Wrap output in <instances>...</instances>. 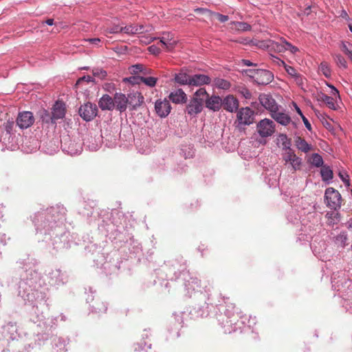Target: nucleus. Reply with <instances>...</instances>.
I'll return each mask as SVG.
<instances>
[{"label": "nucleus", "instance_id": "26", "mask_svg": "<svg viewBox=\"0 0 352 352\" xmlns=\"http://www.w3.org/2000/svg\"><path fill=\"white\" fill-rule=\"evenodd\" d=\"M209 94L207 93L205 88L199 89L195 93L193 94L192 98H197V100L201 103H204L206 102Z\"/></svg>", "mask_w": 352, "mask_h": 352}, {"label": "nucleus", "instance_id": "32", "mask_svg": "<svg viewBox=\"0 0 352 352\" xmlns=\"http://www.w3.org/2000/svg\"><path fill=\"white\" fill-rule=\"evenodd\" d=\"M310 162L314 166L316 167L322 166L323 164L322 157L318 153H314L311 155Z\"/></svg>", "mask_w": 352, "mask_h": 352}, {"label": "nucleus", "instance_id": "45", "mask_svg": "<svg viewBox=\"0 0 352 352\" xmlns=\"http://www.w3.org/2000/svg\"><path fill=\"white\" fill-rule=\"evenodd\" d=\"M212 16H215L217 19H218L220 22L224 23L228 21V16L227 15H223L218 12H214L212 14Z\"/></svg>", "mask_w": 352, "mask_h": 352}, {"label": "nucleus", "instance_id": "54", "mask_svg": "<svg viewBox=\"0 0 352 352\" xmlns=\"http://www.w3.org/2000/svg\"><path fill=\"white\" fill-rule=\"evenodd\" d=\"M329 87L331 88L332 91H331V94L333 96H336V97H339V91H338L337 89H336L332 85H329Z\"/></svg>", "mask_w": 352, "mask_h": 352}, {"label": "nucleus", "instance_id": "43", "mask_svg": "<svg viewBox=\"0 0 352 352\" xmlns=\"http://www.w3.org/2000/svg\"><path fill=\"white\" fill-rule=\"evenodd\" d=\"M285 40L284 38H280V43H273V46L274 47H276V50L280 52H285L286 51L287 45L285 43L283 42V41Z\"/></svg>", "mask_w": 352, "mask_h": 352}, {"label": "nucleus", "instance_id": "8", "mask_svg": "<svg viewBox=\"0 0 352 352\" xmlns=\"http://www.w3.org/2000/svg\"><path fill=\"white\" fill-rule=\"evenodd\" d=\"M155 110L160 118H165L170 113L171 106L169 101L166 98L164 100L159 99L155 103Z\"/></svg>", "mask_w": 352, "mask_h": 352}, {"label": "nucleus", "instance_id": "24", "mask_svg": "<svg viewBox=\"0 0 352 352\" xmlns=\"http://www.w3.org/2000/svg\"><path fill=\"white\" fill-rule=\"evenodd\" d=\"M230 28L238 32H245L251 30V25L245 22H232Z\"/></svg>", "mask_w": 352, "mask_h": 352}, {"label": "nucleus", "instance_id": "16", "mask_svg": "<svg viewBox=\"0 0 352 352\" xmlns=\"http://www.w3.org/2000/svg\"><path fill=\"white\" fill-rule=\"evenodd\" d=\"M205 104L208 109L214 111H217L222 106V99L217 96H209L205 102Z\"/></svg>", "mask_w": 352, "mask_h": 352}, {"label": "nucleus", "instance_id": "59", "mask_svg": "<svg viewBox=\"0 0 352 352\" xmlns=\"http://www.w3.org/2000/svg\"><path fill=\"white\" fill-rule=\"evenodd\" d=\"M243 95L246 98H250L251 96V94L248 89L245 90V91L243 92Z\"/></svg>", "mask_w": 352, "mask_h": 352}, {"label": "nucleus", "instance_id": "49", "mask_svg": "<svg viewBox=\"0 0 352 352\" xmlns=\"http://www.w3.org/2000/svg\"><path fill=\"white\" fill-rule=\"evenodd\" d=\"M339 176L346 186H350L349 179H348L349 176L347 175H344L343 174L340 173Z\"/></svg>", "mask_w": 352, "mask_h": 352}, {"label": "nucleus", "instance_id": "31", "mask_svg": "<svg viewBox=\"0 0 352 352\" xmlns=\"http://www.w3.org/2000/svg\"><path fill=\"white\" fill-rule=\"evenodd\" d=\"M107 34H118L123 32V25L114 24L112 26L107 27L105 30Z\"/></svg>", "mask_w": 352, "mask_h": 352}, {"label": "nucleus", "instance_id": "5", "mask_svg": "<svg viewBox=\"0 0 352 352\" xmlns=\"http://www.w3.org/2000/svg\"><path fill=\"white\" fill-rule=\"evenodd\" d=\"M128 107L130 111H135L140 108L144 103L143 95L136 91H131L126 96Z\"/></svg>", "mask_w": 352, "mask_h": 352}, {"label": "nucleus", "instance_id": "9", "mask_svg": "<svg viewBox=\"0 0 352 352\" xmlns=\"http://www.w3.org/2000/svg\"><path fill=\"white\" fill-rule=\"evenodd\" d=\"M126 96L121 92H116L113 95L114 109L122 113L128 107Z\"/></svg>", "mask_w": 352, "mask_h": 352}, {"label": "nucleus", "instance_id": "37", "mask_svg": "<svg viewBox=\"0 0 352 352\" xmlns=\"http://www.w3.org/2000/svg\"><path fill=\"white\" fill-rule=\"evenodd\" d=\"M157 81V78L155 77H144L142 76V82L144 83L146 85L153 87L155 86Z\"/></svg>", "mask_w": 352, "mask_h": 352}, {"label": "nucleus", "instance_id": "50", "mask_svg": "<svg viewBox=\"0 0 352 352\" xmlns=\"http://www.w3.org/2000/svg\"><path fill=\"white\" fill-rule=\"evenodd\" d=\"M142 40H141V41L142 43H144L145 44H148L150 43L151 41H153V40L156 39L155 37H153V36H142Z\"/></svg>", "mask_w": 352, "mask_h": 352}, {"label": "nucleus", "instance_id": "41", "mask_svg": "<svg viewBox=\"0 0 352 352\" xmlns=\"http://www.w3.org/2000/svg\"><path fill=\"white\" fill-rule=\"evenodd\" d=\"M195 12L197 14H203L208 18H212L213 14V12H212L211 10L202 8L195 9Z\"/></svg>", "mask_w": 352, "mask_h": 352}, {"label": "nucleus", "instance_id": "44", "mask_svg": "<svg viewBox=\"0 0 352 352\" xmlns=\"http://www.w3.org/2000/svg\"><path fill=\"white\" fill-rule=\"evenodd\" d=\"M347 239H347V235L344 232L340 233L337 236V240L338 241L341 242V243L342 244V246H346V245H348V243H346Z\"/></svg>", "mask_w": 352, "mask_h": 352}, {"label": "nucleus", "instance_id": "6", "mask_svg": "<svg viewBox=\"0 0 352 352\" xmlns=\"http://www.w3.org/2000/svg\"><path fill=\"white\" fill-rule=\"evenodd\" d=\"M254 112L250 107L241 108L237 112L236 118L239 124L250 125L254 122Z\"/></svg>", "mask_w": 352, "mask_h": 352}, {"label": "nucleus", "instance_id": "2", "mask_svg": "<svg viewBox=\"0 0 352 352\" xmlns=\"http://www.w3.org/2000/svg\"><path fill=\"white\" fill-rule=\"evenodd\" d=\"M245 74L258 85H268L274 79L273 74L265 69H248Z\"/></svg>", "mask_w": 352, "mask_h": 352}, {"label": "nucleus", "instance_id": "40", "mask_svg": "<svg viewBox=\"0 0 352 352\" xmlns=\"http://www.w3.org/2000/svg\"><path fill=\"white\" fill-rule=\"evenodd\" d=\"M136 30L137 29L134 24H129L123 26V33L127 35H135Z\"/></svg>", "mask_w": 352, "mask_h": 352}, {"label": "nucleus", "instance_id": "39", "mask_svg": "<svg viewBox=\"0 0 352 352\" xmlns=\"http://www.w3.org/2000/svg\"><path fill=\"white\" fill-rule=\"evenodd\" d=\"M281 64L284 66L285 71L289 76H291L294 78H295L296 76H298V72H297V70L295 68H294L292 66L286 65L285 63V62L283 60H281Z\"/></svg>", "mask_w": 352, "mask_h": 352}, {"label": "nucleus", "instance_id": "23", "mask_svg": "<svg viewBox=\"0 0 352 352\" xmlns=\"http://www.w3.org/2000/svg\"><path fill=\"white\" fill-rule=\"evenodd\" d=\"M190 76L181 71L175 75V80L180 85H190Z\"/></svg>", "mask_w": 352, "mask_h": 352}, {"label": "nucleus", "instance_id": "13", "mask_svg": "<svg viewBox=\"0 0 352 352\" xmlns=\"http://www.w3.org/2000/svg\"><path fill=\"white\" fill-rule=\"evenodd\" d=\"M283 160L286 163H289L294 170L300 169L301 159L297 157L292 149L287 150V152L283 156Z\"/></svg>", "mask_w": 352, "mask_h": 352}, {"label": "nucleus", "instance_id": "21", "mask_svg": "<svg viewBox=\"0 0 352 352\" xmlns=\"http://www.w3.org/2000/svg\"><path fill=\"white\" fill-rule=\"evenodd\" d=\"M271 116L277 122L284 126L287 125L291 121V118L287 114L278 112V110L274 111Z\"/></svg>", "mask_w": 352, "mask_h": 352}, {"label": "nucleus", "instance_id": "48", "mask_svg": "<svg viewBox=\"0 0 352 352\" xmlns=\"http://www.w3.org/2000/svg\"><path fill=\"white\" fill-rule=\"evenodd\" d=\"M148 50L153 54H158L160 52V48L154 45L148 47Z\"/></svg>", "mask_w": 352, "mask_h": 352}, {"label": "nucleus", "instance_id": "19", "mask_svg": "<svg viewBox=\"0 0 352 352\" xmlns=\"http://www.w3.org/2000/svg\"><path fill=\"white\" fill-rule=\"evenodd\" d=\"M98 104L102 110L113 111L114 109L113 97L104 94L100 99Z\"/></svg>", "mask_w": 352, "mask_h": 352}, {"label": "nucleus", "instance_id": "12", "mask_svg": "<svg viewBox=\"0 0 352 352\" xmlns=\"http://www.w3.org/2000/svg\"><path fill=\"white\" fill-rule=\"evenodd\" d=\"M225 110L234 112L239 108V100L232 95L227 96L222 100V106Z\"/></svg>", "mask_w": 352, "mask_h": 352}, {"label": "nucleus", "instance_id": "7", "mask_svg": "<svg viewBox=\"0 0 352 352\" xmlns=\"http://www.w3.org/2000/svg\"><path fill=\"white\" fill-rule=\"evenodd\" d=\"M34 122V117L30 111L19 113L16 118L17 125L22 129H28Z\"/></svg>", "mask_w": 352, "mask_h": 352}, {"label": "nucleus", "instance_id": "57", "mask_svg": "<svg viewBox=\"0 0 352 352\" xmlns=\"http://www.w3.org/2000/svg\"><path fill=\"white\" fill-rule=\"evenodd\" d=\"M294 107H295V109L296 111V112L301 116V118L302 116H304V115L302 114L301 110L300 109V108L297 106V104L296 103L294 104Z\"/></svg>", "mask_w": 352, "mask_h": 352}, {"label": "nucleus", "instance_id": "29", "mask_svg": "<svg viewBox=\"0 0 352 352\" xmlns=\"http://www.w3.org/2000/svg\"><path fill=\"white\" fill-rule=\"evenodd\" d=\"M320 173L323 181H328L333 178V171L329 166H322Z\"/></svg>", "mask_w": 352, "mask_h": 352}, {"label": "nucleus", "instance_id": "22", "mask_svg": "<svg viewBox=\"0 0 352 352\" xmlns=\"http://www.w3.org/2000/svg\"><path fill=\"white\" fill-rule=\"evenodd\" d=\"M130 72L133 74H138L142 73L144 75H147L152 73V70L145 67L144 65L137 64L132 65L130 68Z\"/></svg>", "mask_w": 352, "mask_h": 352}, {"label": "nucleus", "instance_id": "46", "mask_svg": "<svg viewBox=\"0 0 352 352\" xmlns=\"http://www.w3.org/2000/svg\"><path fill=\"white\" fill-rule=\"evenodd\" d=\"M341 50L346 54L349 55L351 52L352 51V45L350 44H346L344 43H342L341 45Z\"/></svg>", "mask_w": 352, "mask_h": 352}, {"label": "nucleus", "instance_id": "30", "mask_svg": "<svg viewBox=\"0 0 352 352\" xmlns=\"http://www.w3.org/2000/svg\"><path fill=\"white\" fill-rule=\"evenodd\" d=\"M214 85L219 88L222 89H230L231 85L229 81L223 78H216L214 81Z\"/></svg>", "mask_w": 352, "mask_h": 352}, {"label": "nucleus", "instance_id": "25", "mask_svg": "<svg viewBox=\"0 0 352 352\" xmlns=\"http://www.w3.org/2000/svg\"><path fill=\"white\" fill-rule=\"evenodd\" d=\"M318 100L324 102L329 109H336V102L333 97L329 96L325 94H321L319 95Z\"/></svg>", "mask_w": 352, "mask_h": 352}, {"label": "nucleus", "instance_id": "55", "mask_svg": "<svg viewBox=\"0 0 352 352\" xmlns=\"http://www.w3.org/2000/svg\"><path fill=\"white\" fill-rule=\"evenodd\" d=\"M296 82L298 85H302V77L301 75L298 73V76H296L295 78Z\"/></svg>", "mask_w": 352, "mask_h": 352}, {"label": "nucleus", "instance_id": "63", "mask_svg": "<svg viewBox=\"0 0 352 352\" xmlns=\"http://www.w3.org/2000/svg\"><path fill=\"white\" fill-rule=\"evenodd\" d=\"M89 81L91 82V81H94L93 80L91 79V77L89 76Z\"/></svg>", "mask_w": 352, "mask_h": 352}, {"label": "nucleus", "instance_id": "38", "mask_svg": "<svg viewBox=\"0 0 352 352\" xmlns=\"http://www.w3.org/2000/svg\"><path fill=\"white\" fill-rule=\"evenodd\" d=\"M41 119L43 122L46 123L52 122L55 123V120L52 118V113H50L49 111L46 110H43L41 114Z\"/></svg>", "mask_w": 352, "mask_h": 352}, {"label": "nucleus", "instance_id": "33", "mask_svg": "<svg viewBox=\"0 0 352 352\" xmlns=\"http://www.w3.org/2000/svg\"><path fill=\"white\" fill-rule=\"evenodd\" d=\"M319 70L320 72L322 73L327 78H329L331 76V69L329 67V65L326 62H322L320 63L319 66Z\"/></svg>", "mask_w": 352, "mask_h": 352}, {"label": "nucleus", "instance_id": "56", "mask_svg": "<svg viewBox=\"0 0 352 352\" xmlns=\"http://www.w3.org/2000/svg\"><path fill=\"white\" fill-rule=\"evenodd\" d=\"M80 149L78 150V149H76L75 151H74L73 149H70V151H69L68 152L70 153V155H76L78 154V153H80L81 152V147H79Z\"/></svg>", "mask_w": 352, "mask_h": 352}, {"label": "nucleus", "instance_id": "61", "mask_svg": "<svg viewBox=\"0 0 352 352\" xmlns=\"http://www.w3.org/2000/svg\"><path fill=\"white\" fill-rule=\"evenodd\" d=\"M348 56L349 57V58L351 59V62H352V51L351 52V53L348 55Z\"/></svg>", "mask_w": 352, "mask_h": 352}, {"label": "nucleus", "instance_id": "17", "mask_svg": "<svg viewBox=\"0 0 352 352\" xmlns=\"http://www.w3.org/2000/svg\"><path fill=\"white\" fill-rule=\"evenodd\" d=\"M52 118L55 120L61 119L65 115V105L63 102L57 101L52 108Z\"/></svg>", "mask_w": 352, "mask_h": 352}, {"label": "nucleus", "instance_id": "34", "mask_svg": "<svg viewBox=\"0 0 352 352\" xmlns=\"http://www.w3.org/2000/svg\"><path fill=\"white\" fill-rule=\"evenodd\" d=\"M326 217L328 219V223L333 225L336 223V220L339 219L340 214L337 212H328L326 214Z\"/></svg>", "mask_w": 352, "mask_h": 352}, {"label": "nucleus", "instance_id": "27", "mask_svg": "<svg viewBox=\"0 0 352 352\" xmlns=\"http://www.w3.org/2000/svg\"><path fill=\"white\" fill-rule=\"evenodd\" d=\"M135 28L137 29L135 32V34H150L153 30V27L149 24L148 25H135Z\"/></svg>", "mask_w": 352, "mask_h": 352}, {"label": "nucleus", "instance_id": "10", "mask_svg": "<svg viewBox=\"0 0 352 352\" xmlns=\"http://www.w3.org/2000/svg\"><path fill=\"white\" fill-rule=\"evenodd\" d=\"M258 100L261 105L271 112V114L278 110V105L275 100L269 94H262L259 96Z\"/></svg>", "mask_w": 352, "mask_h": 352}, {"label": "nucleus", "instance_id": "60", "mask_svg": "<svg viewBox=\"0 0 352 352\" xmlns=\"http://www.w3.org/2000/svg\"><path fill=\"white\" fill-rule=\"evenodd\" d=\"M45 23L49 25H52L54 24V19H48L45 21Z\"/></svg>", "mask_w": 352, "mask_h": 352}, {"label": "nucleus", "instance_id": "47", "mask_svg": "<svg viewBox=\"0 0 352 352\" xmlns=\"http://www.w3.org/2000/svg\"><path fill=\"white\" fill-rule=\"evenodd\" d=\"M283 42L287 45L286 50L290 51L292 54H295L298 51V48L297 47L294 46L286 40H283Z\"/></svg>", "mask_w": 352, "mask_h": 352}, {"label": "nucleus", "instance_id": "1", "mask_svg": "<svg viewBox=\"0 0 352 352\" xmlns=\"http://www.w3.org/2000/svg\"><path fill=\"white\" fill-rule=\"evenodd\" d=\"M75 89L78 96V99L80 100L81 98L85 100L84 105H82L79 109V114L81 118L85 121H88V113L87 112V102L86 100L88 98V78L83 76L80 77L75 84Z\"/></svg>", "mask_w": 352, "mask_h": 352}, {"label": "nucleus", "instance_id": "62", "mask_svg": "<svg viewBox=\"0 0 352 352\" xmlns=\"http://www.w3.org/2000/svg\"><path fill=\"white\" fill-rule=\"evenodd\" d=\"M349 29H350V31L352 32V25H349Z\"/></svg>", "mask_w": 352, "mask_h": 352}, {"label": "nucleus", "instance_id": "51", "mask_svg": "<svg viewBox=\"0 0 352 352\" xmlns=\"http://www.w3.org/2000/svg\"><path fill=\"white\" fill-rule=\"evenodd\" d=\"M100 42H101V40L98 38H89V45L99 46Z\"/></svg>", "mask_w": 352, "mask_h": 352}, {"label": "nucleus", "instance_id": "14", "mask_svg": "<svg viewBox=\"0 0 352 352\" xmlns=\"http://www.w3.org/2000/svg\"><path fill=\"white\" fill-rule=\"evenodd\" d=\"M211 82L210 78L205 74H194L190 76V86H202L204 85H208Z\"/></svg>", "mask_w": 352, "mask_h": 352}, {"label": "nucleus", "instance_id": "3", "mask_svg": "<svg viewBox=\"0 0 352 352\" xmlns=\"http://www.w3.org/2000/svg\"><path fill=\"white\" fill-rule=\"evenodd\" d=\"M327 206L335 210L341 207L342 198L340 192L333 188H328L324 194Z\"/></svg>", "mask_w": 352, "mask_h": 352}, {"label": "nucleus", "instance_id": "42", "mask_svg": "<svg viewBox=\"0 0 352 352\" xmlns=\"http://www.w3.org/2000/svg\"><path fill=\"white\" fill-rule=\"evenodd\" d=\"M125 81L129 82L131 85H140L142 83V76H133L129 78H125Z\"/></svg>", "mask_w": 352, "mask_h": 352}, {"label": "nucleus", "instance_id": "4", "mask_svg": "<svg viewBox=\"0 0 352 352\" xmlns=\"http://www.w3.org/2000/svg\"><path fill=\"white\" fill-rule=\"evenodd\" d=\"M256 130L261 137L267 138L274 133L275 124L272 120L265 118L258 122L256 125Z\"/></svg>", "mask_w": 352, "mask_h": 352}, {"label": "nucleus", "instance_id": "11", "mask_svg": "<svg viewBox=\"0 0 352 352\" xmlns=\"http://www.w3.org/2000/svg\"><path fill=\"white\" fill-rule=\"evenodd\" d=\"M204 104L199 102L197 98H191L186 107V112L190 116H195L203 110Z\"/></svg>", "mask_w": 352, "mask_h": 352}, {"label": "nucleus", "instance_id": "35", "mask_svg": "<svg viewBox=\"0 0 352 352\" xmlns=\"http://www.w3.org/2000/svg\"><path fill=\"white\" fill-rule=\"evenodd\" d=\"M334 60L337 65L344 69L347 68V63L345 58L341 54H336L334 56Z\"/></svg>", "mask_w": 352, "mask_h": 352}, {"label": "nucleus", "instance_id": "18", "mask_svg": "<svg viewBox=\"0 0 352 352\" xmlns=\"http://www.w3.org/2000/svg\"><path fill=\"white\" fill-rule=\"evenodd\" d=\"M169 99L174 103H184L187 100V96L182 89H176L169 94Z\"/></svg>", "mask_w": 352, "mask_h": 352}, {"label": "nucleus", "instance_id": "58", "mask_svg": "<svg viewBox=\"0 0 352 352\" xmlns=\"http://www.w3.org/2000/svg\"><path fill=\"white\" fill-rule=\"evenodd\" d=\"M243 63L246 66H252L256 65V64H253L250 60H243Z\"/></svg>", "mask_w": 352, "mask_h": 352}, {"label": "nucleus", "instance_id": "53", "mask_svg": "<svg viewBox=\"0 0 352 352\" xmlns=\"http://www.w3.org/2000/svg\"><path fill=\"white\" fill-rule=\"evenodd\" d=\"M89 109H91V116L96 117L97 115V111H98V109H97L96 105H94V107H93V105L91 103H89Z\"/></svg>", "mask_w": 352, "mask_h": 352}, {"label": "nucleus", "instance_id": "52", "mask_svg": "<svg viewBox=\"0 0 352 352\" xmlns=\"http://www.w3.org/2000/svg\"><path fill=\"white\" fill-rule=\"evenodd\" d=\"M302 120L306 128L309 131H311V124L309 123V120H307V118L304 116L302 117Z\"/></svg>", "mask_w": 352, "mask_h": 352}, {"label": "nucleus", "instance_id": "28", "mask_svg": "<svg viewBox=\"0 0 352 352\" xmlns=\"http://www.w3.org/2000/svg\"><path fill=\"white\" fill-rule=\"evenodd\" d=\"M278 142L283 147L287 150L291 149V140L287 138L285 134H279L277 138Z\"/></svg>", "mask_w": 352, "mask_h": 352}, {"label": "nucleus", "instance_id": "36", "mask_svg": "<svg viewBox=\"0 0 352 352\" xmlns=\"http://www.w3.org/2000/svg\"><path fill=\"white\" fill-rule=\"evenodd\" d=\"M92 74L94 78H98L100 80H102L107 76V72L101 68L93 69Z\"/></svg>", "mask_w": 352, "mask_h": 352}, {"label": "nucleus", "instance_id": "20", "mask_svg": "<svg viewBox=\"0 0 352 352\" xmlns=\"http://www.w3.org/2000/svg\"><path fill=\"white\" fill-rule=\"evenodd\" d=\"M296 146L302 152L308 153L314 150L313 146L308 144L306 140L301 137H296L294 140Z\"/></svg>", "mask_w": 352, "mask_h": 352}, {"label": "nucleus", "instance_id": "15", "mask_svg": "<svg viewBox=\"0 0 352 352\" xmlns=\"http://www.w3.org/2000/svg\"><path fill=\"white\" fill-rule=\"evenodd\" d=\"M160 43L163 49L171 51L177 44V41L173 39L170 33H166L160 38Z\"/></svg>", "mask_w": 352, "mask_h": 352}]
</instances>
